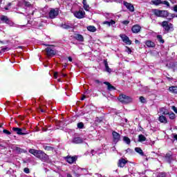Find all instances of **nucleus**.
Listing matches in <instances>:
<instances>
[{"instance_id": "4be33fe9", "label": "nucleus", "mask_w": 177, "mask_h": 177, "mask_svg": "<svg viewBox=\"0 0 177 177\" xmlns=\"http://www.w3.org/2000/svg\"><path fill=\"white\" fill-rule=\"evenodd\" d=\"M102 24H106V26H108V27H110L111 26H114V24H115V21L111 19L110 21H104L102 22Z\"/></svg>"}, {"instance_id": "9d476101", "label": "nucleus", "mask_w": 177, "mask_h": 177, "mask_svg": "<svg viewBox=\"0 0 177 177\" xmlns=\"http://www.w3.org/2000/svg\"><path fill=\"white\" fill-rule=\"evenodd\" d=\"M141 30L142 27L138 24H136L131 28V31L133 34H138V32L141 31Z\"/></svg>"}, {"instance_id": "72a5a7b5", "label": "nucleus", "mask_w": 177, "mask_h": 177, "mask_svg": "<svg viewBox=\"0 0 177 177\" xmlns=\"http://www.w3.org/2000/svg\"><path fill=\"white\" fill-rule=\"evenodd\" d=\"M77 128L79 129H84V123L82 122L77 123Z\"/></svg>"}, {"instance_id": "20e7f679", "label": "nucleus", "mask_w": 177, "mask_h": 177, "mask_svg": "<svg viewBox=\"0 0 177 177\" xmlns=\"http://www.w3.org/2000/svg\"><path fill=\"white\" fill-rule=\"evenodd\" d=\"M161 26L164 28L166 32H169V31H174V24L169 23L167 21H164L162 22Z\"/></svg>"}, {"instance_id": "f257e3e1", "label": "nucleus", "mask_w": 177, "mask_h": 177, "mask_svg": "<svg viewBox=\"0 0 177 177\" xmlns=\"http://www.w3.org/2000/svg\"><path fill=\"white\" fill-rule=\"evenodd\" d=\"M152 12L157 17H168L167 20H172L175 17V14H171L167 10H162L158 9H153Z\"/></svg>"}, {"instance_id": "f3484780", "label": "nucleus", "mask_w": 177, "mask_h": 177, "mask_svg": "<svg viewBox=\"0 0 177 177\" xmlns=\"http://www.w3.org/2000/svg\"><path fill=\"white\" fill-rule=\"evenodd\" d=\"M104 85H106L108 91H115L114 86L111 85L109 82H104Z\"/></svg>"}, {"instance_id": "774afa93", "label": "nucleus", "mask_w": 177, "mask_h": 177, "mask_svg": "<svg viewBox=\"0 0 177 177\" xmlns=\"http://www.w3.org/2000/svg\"><path fill=\"white\" fill-rule=\"evenodd\" d=\"M147 161L148 160L147 158H146Z\"/></svg>"}, {"instance_id": "aec40b11", "label": "nucleus", "mask_w": 177, "mask_h": 177, "mask_svg": "<svg viewBox=\"0 0 177 177\" xmlns=\"http://www.w3.org/2000/svg\"><path fill=\"white\" fill-rule=\"evenodd\" d=\"M60 27H62V28H64L65 30H68L69 28H73V24H62Z\"/></svg>"}, {"instance_id": "393cba45", "label": "nucleus", "mask_w": 177, "mask_h": 177, "mask_svg": "<svg viewBox=\"0 0 177 177\" xmlns=\"http://www.w3.org/2000/svg\"><path fill=\"white\" fill-rule=\"evenodd\" d=\"M135 151H136V153H138L140 156H145V153L143 152V150H142L140 147H136Z\"/></svg>"}, {"instance_id": "7c9ffc66", "label": "nucleus", "mask_w": 177, "mask_h": 177, "mask_svg": "<svg viewBox=\"0 0 177 177\" xmlns=\"http://www.w3.org/2000/svg\"><path fill=\"white\" fill-rule=\"evenodd\" d=\"M123 140L125 142V143H127V145H130L131 144V139H129V138L124 136L123 138Z\"/></svg>"}, {"instance_id": "f03ea898", "label": "nucleus", "mask_w": 177, "mask_h": 177, "mask_svg": "<svg viewBox=\"0 0 177 177\" xmlns=\"http://www.w3.org/2000/svg\"><path fill=\"white\" fill-rule=\"evenodd\" d=\"M29 153H30V154H32L33 156H35V157H37V158H39L44 162H46V161L49 160V156L43 151L30 149H29Z\"/></svg>"}, {"instance_id": "58836bf2", "label": "nucleus", "mask_w": 177, "mask_h": 177, "mask_svg": "<svg viewBox=\"0 0 177 177\" xmlns=\"http://www.w3.org/2000/svg\"><path fill=\"white\" fill-rule=\"evenodd\" d=\"M16 151H18V153H23L24 151L23 149L20 147H16Z\"/></svg>"}, {"instance_id": "4468645a", "label": "nucleus", "mask_w": 177, "mask_h": 177, "mask_svg": "<svg viewBox=\"0 0 177 177\" xmlns=\"http://www.w3.org/2000/svg\"><path fill=\"white\" fill-rule=\"evenodd\" d=\"M66 161L69 164H74L77 161V156H67Z\"/></svg>"}, {"instance_id": "6e6d98bb", "label": "nucleus", "mask_w": 177, "mask_h": 177, "mask_svg": "<svg viewBox=\"0 0 177 177\" xmlns=\"http://www.w3.org/2000/svg\"><path fill=\"white\" fill-rule=\"evenodd\" d=\"M135 43H136V44H140V41H139V40H136V41H135Z\"/></svg>"}, {"instance_id": "49530a36", "label": "nucleus", "mask_w": 177, "mask_h": 177, "mask_svg": "<svg viewBox=\"0 0 177 177\" xmlns=\"http://www.w3.org/2000/svg\"><path fill=\"white\" fill-rule=\"evenodd\" d=\"M127 52H128V53H132V50H131L129 47H127Z\"/></svg>"}, {"instance_id": "69168bd1", "label": "nucleus", "mask_w": 177, "mask_h": 177, "mask_svg": "<svg viewBox=\"0 0 177 177\" xmlns=\"http://www.w3.org/2000/svg\"><path fill=\"white\" fill-rule=\"evenodd\" d=\"M0 147H2V145L0 144Z\"/></svg>"}, {"instance_id": "a18cd8bd", "label": "nucleus", "mask_w": 177, "mask_h": 177, "mask_svg": "<svg viewBox=\"0 0 177 177\" xmlns=\"http://www.w3.org/2000/svg\"><path fill=\"white\" fill-rule=\"evenodd\" d=\"M75 169H78L79 172H81L82 171H84V169L80 168V167H76Z\"/></svg>"}, {"instance_id": "1a4fd4ad", "label": "nucleus", "mask_w": 177, "mask_h": 177, "mask_svg": "<svg viewBox=\"0 0 177 177\" xmlns=\"http://www.w3.org/2000/svg\"><path fill=\"white\" fill-rule=\"evenodd\" d=\"M46 55L48 57L55 56V55H56V51H55V50H53V48H52L51 47L46 48Z\"/></svg>"}, {"instance_id": "4c0bfd02", "label": "nucleus", "mask_w": 177, "mask_h": 177, "mask_svg": "<svg viewBox=\"0 0 177 177\" xmlns=\"http://www.w3.org/2000/svg\"><path fill=\"white\" fill-rule=\"evenodd\" d=\"M24 6L27 8H30V6H31V3H30L28 1H24Z\"/></svg>"}, {"instance_id": "e433bc0d", "label": "nucleus", "mask_w": 177, "mask_h": 177, "mask_svg": "<svg viewBox=\"0 0 177 177\" xmlns=\"http://www.w3.org/2000/svg\"><path fill=\"white\" fill-rule=\"evenodd\" d=\"M10 6H12V3H8V5L4 8V9L6 10H9V8H10Z\"/></svg>"}, {"instance_id": "603ef678", "label": "nucleus", "mask_w": 177, "mask_h": 177, "mask_svg": "<svg viewBox=\"0 0 177 177\" xmlns=\"http://www.w3.org/2000/svg\"><path fill=\"white\" fill-rule=\"evenodd\" d=\"M67 75H66V74H64V73H61V77H66Z\"/></svg>"}, {"instance_id": "13d9d810", "label": "nucleus", "mask_w": 177, "mask_h": 177, "mask_svg": "<svg viewBox=\"0 0 177 177\" xmlns=\"http://www.w3.org/2000/svg\"><path fill=\"white\" fill-rule=\"evenodd\" d=\"M86 97H85V95H83L82 97V100H84Z\"/></svg>"}, {"instance_id": "c85d7f7f", "label": "nucleus", "mask_w": 177, "mask_h": 177, "mask_svg": "<svg viewBox=\"0 0 177 177\" xmlns=\"http://www.w3.org/2000/svg\"><path fill=\"white\" fill-rule=\"evenodd\" d=\"M87 30L91 32H95V31H96V28L95 26H89L87 27Z\"/></svg>"}, {"instance_id": "bf43d9fd", "label": "nucleus", "mask_w": 177, "mask_h": 177, "mask_svg": "<svg viewBox=\"0 0 177 177\" xmlns=\"http://www.w3.org/2000/svg\"><path fill=\"white\" fill-rule=\"evenodd\" d=\"M94 153H95V150H92V151H91V154H92L93 156Z\"/></svg>"}, {"instance_id": "dca6fc26", "label": "nucleus", "mask_w": 177, "mask_h": 177, "mask_svg": "<svg viewBox=\"0 0 177 177\" xmlns=\"http://www.w3.org/2000/svg\"><path fill=\"white\" fill-rule=\"evenodd\" d=\"M84 142V140L80 137H75L73 140V143H75L76 145H80Z\"/></svg>"}, {"instance_id": "79ce46f5", "label": "nucleus", "mask_w": 177, "mask_h": 177, "mask_svg": "<svg viewBox=\"0 0 177 177\" xmlns=\"http://www.w3.org/2000/svg\"><path fill=\"white\" fill-rule=\"evenodd\" d=\"M3 133H6V135H10L12 133H10V131L6 130V129H3Z\"/></svg>"}, {"instance_id": "f704fd0d", "label": "nucleus", "mask_w": 177, "mask_h": 177, "mask_svg": "<svg viewBox=\"0 0 177 177\" xmlns=\"http://www.w3.org/2000/svg\"><path fill=\"white\" fill-rule=\"evenodd\" d=\"M169 117L170 120H175V113H171L169 114Z\"/></svg>"}, {"instance_id": "4d7b16f0", "label": "nucleus", "mask_w": 177, "mask_h": 177, "mask_svg": "<svg viewBox=\"0 0 177 177\" xmlns=\"http://www.w3.org/2000/svg\"><path fill=\"white\" fill-rule=\"evenodd\" d=\"M67 177H73V176H71V174H67Z\"/></svg>"}, {"instance_id": "2f4dec72", "label": "nucleus", "mask_w": 177, "mask_h": 177, "mask_svg": "<svg viewBox=\"0 0 177 177\" xmlns=\"http://www.w3.org/2000/svg\"><path fill=\"white\" fill-rule=\"evenodd\" d=\"M160 111L162 112V114L163 115H167V114H169V113H168V111H167V109H164V108H162L160 109Z\"/></svg>"}, {"instance_id": "c03bdc74", "label": "nucleus", "mask_w": 177, "mask_h": 177, "mask_svg": "<svg viewBox=\"0 0 177 177\" xmlns=\"http://www.w3.org/2000/svg\"><path fill=\"white\" fill-rule=\"evenodd\" d=\"M166 176H167V174L165 173H160V174H159V175L158 176L165 177Z\"/></svg>"}, {"instance_id": "8fccbe9b", "label": "nucleus", "mask_w": 177, "mask_h": 177, "mask_svg": "<svg viewBox=\"0 0 177 177\" xmlns=\"http://www.w3.org/2000/svg\"><path fill=\"white\" fill-rule=\"evenodd\" d=\"M54 77L57 78V72L54 73Z\"/></svg>"}, {"instance_id": "5701e85b", "label": "nucleus", "mask_w": 177, "mask_h": 177, "mask_svg": "<svg viewBox=\"0 0 177 177\" xmlns=\"http://www.w3.org/2000/svg\"><path fill=\"white\" fill-rule=\"evenodd\" d=\"M151 5H155V6H160V5H161V0H151Z\"/></svg>"}, {"instance_id": "5fc2aeb1", "label": "nucleus", "mask_w": 177, "mask_h": 177, "mask_svg": "<svg viewBox=\"0 0 177 177\" xmlns=\"http://www.w3.org/2000/svg\"><path fill=\"white\" fill-rule=\"evenodd\" d=\"M174 138L176 139V140H177V134H174Z\"/></svg>"}, {"instance_id": "052dcab7", "label": "nucleus", "mask_w": 177, "mask_h": 177, "mask_svg": "<svg viewBox=\"0 0 177 177\" xmlns=\"http://www.w3.org/2000/svg\"><path fill=\"white\" fill-rule=\"evenodd\" d=\"M41 113H44L45 112V111H44V109H41Z\"/></svg>"}, {"instance_id": "e2e57ef3", "label": "nucleus", "mask_w": 177, "mask_h": 177, "mask_svg": "<svg viewBox=\"0 0 177 177\" xmlns=\"http://www.w3.org/2000/svg\"><path fill=\"white\" fill-rule=\"evenodd\" d=\"M174 111H175V113H177V111H176V110L174 109Z\"/></svg>"}, {"instance_id": "3c124183", "label": "nucleus", "mask_w": 177, "mask_h": 177, "mask_svg": "<svg viewBox=\"0 0 177 177\" xmlns=\"http://www.w3.org/2000/svg\"><path fill=\"white\" fill-rule=\"evenodd\" d=\"M69 62H73V58L71 57H68Z\"/></svg>"}, {"instance_id": "c756f323", "label": "nucleus", "mask_w": 177, "mask_h": 177, "mask_svg": "<svg viewBox=\"0 0 177 177\" xmlns=\"http://www.w3.org/2000/svg\"><path fill=\"white\" fill-rule=\"evenodd\" d=\"M161 5H165L167 8H169V6H171L169 2H168L167 1L161 0Z\"/></svg>"}, {"instance_id": "de8ad7c7", "label": "nucleus", "mask_w": 177, "mask_h": 177, "mask_svg": "<svg viewBox=\"0 0 177 177\" xmlns=\"http://www.w3.org/2000/svg\"><path fill=\"white\" fill-rule=\"evenodd\" d=\"M95 84H102V82H100V80H95Z\"/></svg>"}, {"instance_id": "09e8293b", "label": "nucleus", "mask_w": 177, "mask_h": 177, "mask_svg": "<svg viewBox=\"0 0 177 177\" xmlns=\"http://www.w3.org/2000/svg\"><path fill=\"white\" fill-rule=\"evenodd\" d=\"M173 10H174V12H176L177 13V5L174 6Z\"/></svg>"}, {"instance_id": "ea45409f", "label": "nucleus", "mask_w": 177, "mask_h": 177, "mask_svg": "<svg viewBox=\"0 0 177 177\" xmlns=\"http://www.w3.org/2000/svg\"><path fill=\"white\" fill-rule=\"evenodd\" d=\"M24 172H25V174H30V169H28V167L24 168Z\"/></svg>"}, {"instance_id": "9b49d317", "label": "nucleus", "mask_w": 177, "mask_h": 177, "mask_svg": "<svg viewBox=\"0 0 177 177\" xmlns=\"http://www.w3.org/2000/svg\"><path fill=\"white\" fill-rule=\"evenodd\" d=\"M75 17L77 19H84V16H85V11L79 10L74 12Z\"/></svg>"}, {"instance_id": "412c9836", "label": "nucleus", "mask_w": 177, "mask_h": 177, "mask_svg": "<svg viewBox=\"0 0 177 177\" xmlns=\"http://www.w3.org/2000/svg\"><path fill=\"white\" fill-rule=\"evenodd\" d=\"M43 149L46 151H53L55 150V147L46 145H43Z\"/></svg>"}, {"instance_id": "39448f33", "label": "nucleus", "mask_w": 177, "mask_h": 177, "mask_svg": "<svg viewBox=\"0 0 177 177\" xmlns=\"http://www.w3.org/2000/svg\"><path fill=\"white\" fill-rule=\"evenodd\" d=\"M0 20L3 21V23H6V24H8L10 27H13L15 26V23L12 21L6 15H1L0 17Z\"/></svg>"}, {"instance_id": "b1692460", "label": "nucleus", "mask_w": 177, "mask_h": 177, "mask_svg": "<svg viewBox=\"0 0 177 177\" xmlns=\"http://www.w3.org/2000/svg\"><path fill=\"white\" fill-rule=\"evenodd\" d=\"M159 121L160 122H162L163 124H167V122H168L167 118L164 115H161L159 117Z\"/></svg>"}, {"instance_id": "37998d69", "label": "nucleus", "mask_w": 177, "mask_h": 177, "mask_svg": "<svg viewBox=\"0 0 177 177\" xmlns=\"http://www.w3.org/2000/svg\"><path fill=\"white\" fill-rule=\"evenodd\" d=\"M84 8L85 10H88L89 9V6L88 4H84Z\"/></svg>"}, {"instance_id": "6ab92c4d", "label": "nucleus", "mask_w": 177, "mask_h": 177, "mask_svg": "<svg viewBox=\"0 0 177 177\" xmlns=\"http://www.w3.org/2000/svg\"><path fill=\"white\" fill-rule=\"evenodd\" d=\"M145 45L148 47V48H154V46H156V44H154V42H153L151 40H147L145 41Z\"/></svg>"}, {"instance_id": "ddd939ff", "label": "nucleus", "mask_w": 177, "mask_h": 177, "mask_svg": "<svg viewBox=\"0 0 177 177\" xmlns=\"http://www.w3.org/2000/svg\"><path fill=\"white\" fill-rule=\"evenodd\" d=\"M128 160H125L124 158H121L118 161V167H120V168H124Z\"/></svg>"}, {"instance_id": "2eb2a0df", "label": "nucleus", "mask_w": 177, "mask_h": 177, "mask_svg": "<svg viewBox=\"0 0 177 177\" xmlns=\"http://www.w3.org/2000/svg\"><path fill=\"white\" fill-rule=\"evenodd\" d=\"M12 131L14 132H16V133H17V135H26L25 133H23V129H21V128H19V127H13Z\"/></svg>"}, {"instance_id": "423d86ee", "label": "nucleus", "mask_w": 177, "mask_h": 177, "mask_svg": "<svg viewBox=\"0 0 177 177\" xmlns=\"http://www.w3.org/2000/svg\"><path fill=\"white\" fill-rule=\"evenodd\" d=\"M59 15V9L58 8H53L50 10L48 13V16L50 19H55L56 17Z\"/></svg>"}, {"instance_id": "cd10ccee", "label": "nucleus", "mask_w": 177, "mask_h": 177, "mask_svg": "<svg viewBox=\"0 0 177 177\" xmlns=\"http://www.w3.org/2000/svg\"><path fill=\"white\" fill-rule=\"evenodd\" d=\"M138 140L139 142H146V137L143 134L139 135Z\"/></svg>"}, {"instance_id": "6e6552de", "label": "nucleus", "mask_w": 177, "mask_h": 177, "mask_svg": "<svg viewBox=\"0 0 177 177\" xmlns=\"http://www.w3.org/2000/svg\"><path fill=\"white\" fill-rule=\"evenodd\" d=\"M120 37L127 45H131L132 44V41L129 39V37L127 35H120Z\"/></svg>"}, {"instance_id": "bb28decb", "label": "nucleus", "mask_w": 177, "mask_h": 177, "mask_svg": "<svg viewBox=\"0 0 177 177\" xmlns=\"http://www.w3.org/2000/svg\"><path fill=\"white\" fill-rule=\"evenodd\" d=\"M104 63L106 71L107 73H111V68H110V67H109V64L107 63V62L106 60H104Z\"/></svg>"}, {"instance_id": "0e129e2a", "label": "nucleus", "mask_w": 177, "mask_h": 177, "mask_svg": "<svg viewBox=\"0 0 177 177\" xmlns=\"http://www.w3.org/2000/svg\"><path fill=\"white\" fill-rule=\"evenodd\" d=\"M167 80H171V78H169V77H167Z\"/></svg>"}, {"instance_id": "a211bd4d", "label": "nucleus", "mask_w": 177, "mask_h": 177, "mask_svg": "<svg viewBox=\"0 0 177 177\" xmlns=\"http://www.w3.org/2000/svg\"><path fill=\"white\" fill-rule=\"evenodd\" d=\"M74 38L77 41H79V42H84V36L80 34H75Z\"/></svg>"}, {"instance_id": "0eeeda50", "label": "nucleus", "mask_w": 177, "mask_h": 177, "mask_svg": "<svg viewBox=\"0 0 177 177\" xmlns=\"http://www.w3.org/2000/svg\"><path fill=\"white\" fill-rule=\"evenodd\" d=\"M112 136L114 143H118V142H120V140L121 139V135H120V133L116 131H113Z\"/></svg>"}, {"instance_id": "a19ab883", "label": "nucleus", "mask_w": 177, "mask_h": 177, "mask_svg": "<svg viewBox=\"0 0 177 177\" xmlns=\"http://www.w3.org/2000/svg\"><path fill=\"white\" fill-rule=\"evenodd\" d=\"M122 24H124V26H128V24H129V21L128 20L122 21Z\"/></svg>"}, {"instance_id": "f8f14e48", "label": "nucleus", "mask_w": 177, "mask_h": 177, "mask_svg": "<svg viewBox=\"0 0 177 177\" xmlns=\"http://www.w3.org/2000/svg\"><path fill=\"white\" fill-rule=\"evenodd\" d=\"M123 5L126 6L127 9L130 10V12H135V7L131 3H128L127 1H123Z\"/></svg>"}, {"instance_id": "680f3d73", "label": "nucleus", "mask_w": 177, "mask_h": 177, "mask_svg": "<svg viewBox=\"0 0 177 177\" xmlns=\"http://www.w3.org/2000/svg\"><path fill=\"white\" fill-rule=\"evenodd\" d=\"M5 50H6V48H3L2 49L3 52H5Z\"/></svg>"}, {"instance_id": "c9c22d12", "label": "nucleus", "mask_w": 177, "mask_h": 177, "mask_svg": "<svg viewBox=\"0 0 177 177\" xmlns=\"http://www.w3.org/2000/svg\"><path fill=\"white\" fill-rule=\"evenodd\" d=\"M140 101L141 102V103H145L146 102V98H145V97H143V96H140Z\"/></svg>"}, {"instance_id": "7ed1b4c3", "label": "nucleus", "mask_w": 177, "mask_h": 177, "mask_svg": "<svg viewBox=\"0 0 177 177\" xmlns=\"http://www.w3.org/2000/svg\"><path fill=\"white\" fill-rule=\"evenodd\" d=\"M118 99L123 104H128L132 102V97L124 94L120 95Z\"/></svg>"}, {"instance_id": "473e14b6", "label": "nucleus", "mask_w": 177, "mask_h": 177, "mask_svg": "<svg viewBox=\"0 0 177 177\" xmlns=\"http://www.w3.org/2000/svg\"><path fill=\"white\" fill-rule=\"evenodd\" d=\"M157 39H158L159 42H160V44H164L165 41L162 39V36L161 35H158L157 36Z\"/></svg>"}, {"instance_id": "a878e982", "label": "nucleus", "mask_w": 177, "mask_h": 177, "mask_svg": "<svg viewBox=\"0 0 177 177\" xmlns=\"http://www.w3.org/2000/svg\"><path fill=\"white\" fill-rule=\"evenodd\" d=\"M169 92H171V93H177V86H172L169 88Z\"/></svg>"}, {"instance_id": "338daca9", "label": "nucleus", "mask_w": 177, "mask_h": 177, "mask_svg": "<svg viewBox=\"0 0 177 177\" xmlns=\"http://www.w3.org/2000/svg\"><path fill=\"white\" fill-rule=\"evenodd\" d=\"M175 17H177V15H175Z\"/></svg>"}, {"instance_id": "864d4df0", "label": "nucleus", "mask_w": 177, "mask_h": 177, "mask_svg": "<svg viewBox=\"0 0 177 177\" xmlns=\"http://www.w3.org/2000/svg\"><path fill=\"white\" fill-rule=\"evenodd\" d=\"M83 5H86V0H83V2H82Z\"/></svg>"}]
</instances>
